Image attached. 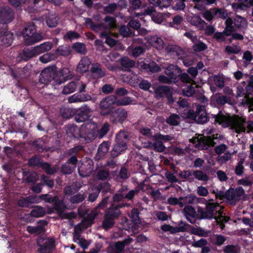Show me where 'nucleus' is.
<instances>
[{
  "label": "nucleus",
  "instance_id": "nucleus-1",
  "mask_svg": "<svg viewBox=\"0 0 253 253\" xmlns=\"http://www.w3.org/2000/svg\"><path fill=\"white\" fill-rule=\"evenodd\" d=\"M215 121L221 124L224 127L230 126L231 128L234 129L235 132L238 133L241 132H245L246 130L244 126L245 123V120L238 116L232 118L230 116L219 114L215 116Z\"/></svg>",
  "mask_w": 253,
  "mask_h": 253
},
{
  "label": "nucleus",
  "instance_id": "nucleus-2",
  "mask_svg": "<svg viewBox=\"0 0 253 253\" xmlns=\"http://www.w3.org/2000/svg\"><path fill=\"white\" fill-rule=\"evenodd\" d=\"M61 84V80L58 77L57 74L51 68H46L41 73L37 85L39 86L40 85L43 84V86L41 87L42 88L45 86H51L52 88L55 89Z\"/></svg>",
  "mask_w": 253,
  "mask_h": 253
},
{
  "label": "nucleus",
  "instance_id": "nucleus-3",
  "mask_svg": "<svg viewBox=\"0 0 253 253\" xmlns=\"http://www.w3.org/2000/svg\"><path fill=\"white\" fill-rule=\"evenodd\" d=\"M25 43L26 45H31L42 39V36L37 32V26L33 23L26 25L22 32Z\"/></svg>",
  "mask_w": 253,
  "mask_h": 253
},
{
  "label": "nucleus",
  "instance_id": "nucleus-4",
  "mask_svg": "<svg viewBox=\"0 0 253 253\" xmlns=\"http://www.w3.org/2000/svg\"><path fill=\"white\" fill-rule=\"evenodd\" d=\"M37 203H40L43 201L45 203L51 204L53 205V209L57 213L61 214L66 208L63 200L59 199L57 196H52L49 194H41L39 196L36 195Z\"/></svg>",
  "mask_w": 253,
  "mask_h": 253
},
{
  "label": "nucleus",
  "instance_id": "nucleus-5",
  "mask_svg": "<svg viewBox=\"0 0 253 253\" xmlns=\"http://www.w3.org/2000/svg\"><path fill=\"white\" fill-rule=\"evenodd\" d=\"M218 205H214L207 202V219L214 218V222L216 225L219 224L220 228L223 229L225 227L224 222L228 221L226 217L222 215L221 212L219 210H217Z\"/></svg>",
  "mask_w": 253,
  "mask_h": 253
},
{
  "label": "nucleus",
  "instance_id": "nucleus-6",
  "mask_svg": "<svg viewBox=\"0 0 253 253\" xmlns=\"http://www.w3.org/2000/svg\"><path fill=\"white\" fill-rule=\"evenodd\" d=\"M80 84L78 86L79 92L70 96L68 98L69 103L83 102L91 100L92 97L88 93H84L86 87L85 84L83 83L81 81Z\"/></svg>",
  "mask_w": 253,
  "mask_h": 253
},
{
  "label": "nucleus",
  "instance_id": "nucleus-7",
  "mask_svg": "<svg viewBox=\"0 0 253 253\" xmlns=\"http://www.w3.org/2000/svg\"><path fill=\"white\" fill-rule=\"evenodd\" d=\"M111 189V185L107 182L100 183L99 184L91 188L88 194V200L91 202H94L98 197L100 193H101L102 196L108 193Z\"/></svg>",
  "mask_w": 253,
  "mask_h": 253
},
{
  "label": "nucleus",
  "instance_id": "nucleus-8",
  "mask_svg": "<svg viewBox=\"0 0 253 253\" xmlns=\"http://www.w3.org/2000/svg\"><path fill=\"white\" fill-rule=\"evenodd\" d=\"M155 96L157 98H163L165 96L169 104L174 102L173 91L171 87L165 85H160L154 88Z\"/></svg>",
  "mask_w": 253,
  "mask_h": 253
},
{
  "label": "nucleus",
  "instance_id": "nucleus-9",
  "mask_svg": "<svg viewBox=\"0 0 253 253\" xmlns=\"http://www.w3.org/2000/svg\"><path fill=\"white\" fill-rule=\"evenodd\" d=\"M117 97L115 95H109L103 98L100 102V113L102 116L109 115L112 111L113 105L116 104Z\"/></svg>",
  "mask_w": 253,
  "mask_h": 253
},
{
  "label": "nucleus",
  "instance_id": "nucleus-10",
  "mask_svg": "<svg viewBox=\"0 0 253 253\" xmlns=\"http://www.w3.org/2000/svg\"><path fill=\"white\" fill-rule=\"evenodd\" d=\"M109 120L113 124H123L127 117V111L123 108H119L109 114Z\"/></svg>",
  "mask_w": 253,
  "mask_h": 253
},
{
  "label": "nucleus",
  "instance_id": "nucleus-11",
  "mask_svg": "<svg viewBox=\"0 0 253 253\" xmlns=\"http://www.w3.org/2000/svg\"><path fill=\"white\" fill-rule=\"evenodd\" d=\"M152 139L154 141L152 144L154 150L158 152H163L166 147L162 141H168L171 139V137L169 135H163L158 133L154 135Z\"/></svg>",
  "mask_w": 253,
  "mask_h": 253
},
{
  "label": "nucleus",
  "instance_id": "nucleus-12",
  "mask_svg": "<svg viewBox=\"0 0 253 253\" xmlns=\"http://www.w3.org/2000/svg\"><path fill=\"white\" fill-rule=\"evenodd\" d=\"M14 18V11L9 6L0 7V23L7 24Z\"/></svg>",
  "mask_w": 253,
  "mask_h": 253
},
{
  "label": "nucleus",
  "instance_id": "nucleus-13",
  "mask_svg": "<svg viewBox=\"0 0 253 253\" xmlns=\"http://www.w3.org/2000/svg\"><path fill=\"white\" fill-rule=\"evenodd\" d=\"M90 112L91 109L88 106H82L75 112L74 120L77 123L85 122L89 119Z\"/></svg>",
  "mask_w": 253,
  "mask_h": 253
},
{
  "label": "nucleus",
  "instance_id": "nucleus-14",
  "mask_svg": "<svg viewBox=\"0 0 253 253\" xmlns=\"http://www.w3.org/2000/svg\"><path fill=\"white\" fill-rule=\"evenodd\" d=\"M127 146L126 142H119L116 141L112 150L110 152L111 157L115 158L122 154L127 149Z\"/></svg>",
  "mask_w": 253,
  "mask_h": 253
},
{
  "label": "nucleus",
  "instance_id": "nucleus-15",
  "mask_svg": "<svg viewBox=\"0 0 253 253\" xmlns=\"http://www.w3.org/2000/svg\"><path fill=\"white\" fill-rule=\"evenodd\" d=\"M111 145L110 141H104L98 146L97 153L94 157L96 161H99L104 158L108 153Z\"/></svg>",
  "mask_w": 253,
  "mask_h": 253
},
{
  "label": "nucleus",
  "instance_id": "nucleus-16",
  "mask_svg": "<svg viewBox=\"0 0 253 253\" xmlns=\"http://www.w3.org/2000/svg\"><path fill=\"white\" fill-rule=\"evenodd\" d=\"M41 240H43V239H39L37 240V245L40 248L39 249V252L41 253H47L48 252H51L55 248V241L53 239L51 238L45 241L43 244H40Z\"/></svg>",
  "mask_w": 253,
  "mask_h": 253
},
{
  "label": "nucleus",
  "instance_id": "nucleus-17",
  "mask_svg": "<svg viewBox=\"0 0 253 253\" xmlns=\"http://www.w3.org/2000/svg\"><path fill=\"white\" fill-rule=\"evenodd\" d=\"M181 72V69L177 65H170L165 70L166 74L174 83L178 79Z\"/></svg>",
  "mask_w": 253,
  "mask_h": 253
},
{
  "label": "nucleus",
  "instance_id": "nucleus-18",
  "mask_svg": "<svg viewBox=\"0 0 253 253\" xmlns=\"http://www.w3.org/2000/svg\"><path fill=\"white\" fill-rule=\"evenodd\" d=\"M94 168L93 162L91 160H87L85 164H83L78 169L80 176L83 177L88 176L92 172Z\"/></svg>",
  "mask_w": 253,
  "mask_h": 253
},
{
  "label": "nucleus",
  "instance_id": "nucleus-19",
  "mask_svg": "<svg viewBox=\"0 0 253 253\" xmlns=\"http://www.w3.org/2000/svg\"><path fill=\"white\" fill-rule=\"evenodd\" d=\"M67 136L72 139L79 140L81 127L79 128L76 125H69L66 127Z\"/></svg>",
  "mask_w": 253,
  "mask_h": 253
},
{
  "label": "nucleus",
  "instance_id": "nucleus-20",
  "mask_svg": "<svg viewBox=\"0 0 253 253\" xmlns=\"http://www.w3.org/2000/svg\"><path fill=\"white\" fill-rule=\"evenodd\" d=\"M183 213L186 219L192 224H194L197 219V211L195 208L190 205L186 206L183 210Z\"/></svg>",
  "mask_w": 253,
  "mask_h": 253
},
{
  "label": "nucleus",
  "instance_id": "nucleus-21",
  "mask_svg": "<svg viewBox=\"0 0 253 253\" xmlns=\"http://www.w3.org/2000/svg\"><path fill=\"white\" fill-rule=\"evenodd\" d=\"M123 207L122 204H112L106 211L105 215L113 219L118 218L121 214L120 210L121 208Z\"/></svg>",
  "mask_w": 253,
  "mask_h": 253
},
{
  "label": "nucleus",
  "instance_id": "nucleus-22",
  "mask_svg": "<svg viewBox=\"0 0 253 253\" xmlns=\"http://www.w3.org/2000/svg\"><path fill=\"white\" fill-rule=\"evenodd\" d=\"M13 40V34L8 31H1L0 33V45L9 46Z\"/></svg>",
  "mask_w": 253,
  "mask_h": 253
},
{
  "label": "nucleus",
  "instance_id": "nucleus-23",
  "mask_svg": "<svg viewBox=\"0 0 253 253\" xmlns=\"http://www.w3.org/2000/svg\"><path fill=\"white\" fill-rule=\"evenodd\" d=\"M95 138L94 132L93 130L82 127L80 139L89 142L94 140Z\"/></svg>",
  "mask_w": 253,
  "mask_h": 253
},
{
  "label": "nucleus",
  "instance_id": "nucleus-24",
  "mask_svg": "<svg viewBox=\"0 0 253 253\" xmlns=\"http://www.w3.org/2000/svg\"><path fill=\"white\" fill-rule=\"evenodd\" d=\"M190 142L198 150H206V137L204 135L198 134L190 139Z\"/></svg>",
  "mask_w": 253,
  "mask_h": 253
},
{
  "label": "nucleus",
  "instance_id": "nucleus-25",
  "mask_svg": "<svg viewBox=\"0 0 253 253\" xmlns=\"http://www.w3.org/2000/svg\"><path fill=\"white\" fill-rule=\"evenodd\" d=\"M218 15V17L225 19L227 16V13L224 9L214 8L207 10V20L211 21L212 19L213 15Z\"/></svg>",
  "mask_w": 253,
  "mask_h": 253
},
{
  "label": "nucleus",
  "instance_id": "nucleus-26",
  "mask_svg": "<svg viewBox=\"0 0 253 253\" xmlns=\"http://www.w3.org/2000/svg\"><path fill=\"white\" fill-rule=\"evenodd\" d=\"M90 71L97 79H101L106 76V70L101 68V65L98 63H93L91 65Z\"/></svg>",
  "mask_w": 253,
  "mask_h": 253
},
{
  "label": "nucleus",
  "instance_id": "nucleus-27",
  "mask_svg": "<svg viewBox=\"0 0 253 253\" xmlns=\"http://www.w3.org/2000/svg\"><path fill=\"white\" fill-rule=\"evenodd\" d=\"M117 62H119L121 66L120 70L122 71H126L130 68L133 67L135 65V62L127 57L121 58Z\"/></svg>",
  "mask_w": 253,
  "mask_h": 253
},
{
  "label": "nucleus",
  "instance_id": "nucleus-28",
  "mask_svg": "<svg viewBox=\"0 0 253 253\" xmlns=\"http://www.w3.org/2000/svg\"><path fill=\"white\" fill-rule=\"evenodd\" d=\"M36 195H30L25 198H22L18 201L19 206L23 208H28L31 204L37 203Z\"/></svg>",
  "mask_w": 253,
  "mask_h": 253
},
{
  "label": "nucleus",
  "instance_id": "nucleus-29",
  "mask_svg": "<svg viewBox=\"0 0 253 253\" xmlns=\"http://www.w3.org/2000/svg\"><path fill=\"white\" fill-rule=\"evenodd\" d=\"M81 83L79 80L71 82L64 86L62 92L64 94L73 93L76 90Z\"/></svg>",
  "mask_w": 253,
  "mask_h": 253
},
{
  "label": "nucleus",
  "instance_id": "nucleus-30",
  "mask_svg": "<svg viewBox=\"0 0 253 253\" xmlns=\"http://www.w3.org/2000/svg\"><path fill=\"white\" fill-rule=\"evenodd\" d=\"M148 41L152 46L158 50H161L164 48V42L163 40L157 36L150 37Z\"/></svg>",
  "mask_w": 253,
  "mask_h": 253
},
{
  "label": "nucleus",
  "instance_id": "nucleus-31",
  "mask_svg": "<svg viewBox=\"0 0 253 253\" xmlns=\"http://www.w3.org/2000/svg\"><path fill=\"white\" fill-rule=\"evenodd\" d=\"M58 77L61 80V84L68 80L71 79L74 74L73 71L67 68H63L60 72L57 74Z\"/></svg>",
  "mask_w": 253,
  "mask_h": 253
},
{
  "label": "nucleus",
  "instance_id": "nucleus-32",
  "mask_svg": "<svg viewBox=\"0 0 253 253\" xmlns=\"http://www.w3.org/2000/svg\"><path fill=\"white\" fill-rule=\"evenodd\" d=\"M141 67L145 70L146 72L153 73H157L161 70V68L156 62L152 61L149 63H143Z\"/></svg>",
  "mask_w": 253,
  "mask_h": 253
},
{
  "label": "nucleus",
  "instance_id": "nucleus-33",
  "mask_svg": "<svg viewBox=\"0 0 253 253\" xmlns=\"http://www.w3.org/2000/svg\"><path fill=\"white\" fill-rule=\"evenodd\" d=\"M52 47V43L50 42H44L40 45L34 47L37 55L50 50Z\"/></svg>",
  "mask_w": 253,
  "mask_h": 253
},
{
  "label": "nucleus",
  "instance_id": "nucleus-34",
  "mask_svg": "<svg viewBox=\"0 0 253 253\" xmlns=\"http://www.w3.org/2000/svg\"><path fill=\"white\" fill-rule=\"evenodd\" d=\"M85 23L87 25H89L91 30L97 33L105 28V25L103 23L95 24L92 20L90 18L85 19Z\"/></svg>",
  "mask_w": 253,
  "mask_h": 253
},
{
  "label": "nucleus",
  "instance_id": "nucleus-35",
  "mask_svg": "<svg viewBox=\"0 0 253 253\" xmlns=\"http://www.w3.org/2000/svg\"><path fill=\"white\" fill-rule=\"evenodd\" d=\"M124 244L121 241L116 242L114 246H110L107 249L108 253H122L125 250Z\"/></svg>",
  "mask_w": 253,
  "mask_h": 253
},
{
  "label": "nucleus",
  "instance_id": "nucleus-36",
  "mask_svg": "<svg viewBox=\"0 0 253 253\" xmlns=\"http://www.w3.org/2000/svg\"><path fill=\"white\" fill-rule=\"evenodd\" d=\"M189 21L192 25L196 26L199 30L203 29L204 26L206 24L205 21L203 20L199 15H194L189 18Z\"/></svg>",
  "mask_w": 253,
  "mask_h": 253
},
{
  "label": "nucleus",
  "instance_id": "nucleus-37",
  "mask_svg": "<svg viewBox=\"0 0 253 253\" xmlns=\"http://www.w3.org/2000/svg\"><path fill=\"white\" fill-rule=\"evenodd\" d=\"M31 147L38 153H42L45 149L43 147L44 142L41 139H38L32 141L30 143Z\"/></svg>",
  "mask_w": 253,
  "mask_h": 253
},
{
  "label": "nucleus",
  "instance_id": "nucleus-38",
  "mask_svg": "<svg viewBox=\"0 0 253 253\" xmlns=\"http://www.w3.org/2000/svg\"><path fill=\"white\" fill-rule=\"evenodd\" d=\"M187 227H190V225L182 221H180L178 223V227H174L170 225L169 232L172 234L179 232H185L187 231Z\"/></svg>",
  "mask_w": 253,
  "mask_h": 253
},
{
  "label": "nucleus",
  "instance_id": "nucleus-39",
  "mask_svg": "<svg viewBox=\"0 0 253 253\" xmlns=\"http://www.w3.org/2000/svg\"><path fill=\"white\" fill-rule=\"evenodd\" d=\"M90 64L89 59L86 57H84L80 61L77 68L81 72H85L88 70Z\"/></svg>",
  "mask_w": 253,
  "mask_h": 253
},
{
  "label": "nucleus",
  "instance_id": "nucleus-40",
  "mask_svg": "<svg viewBox=\"0 0 253 253\" xmlns=\"http://www.w3.org/2000/svg\"><path fill=\"white\" fill-rule=\"evenodd\" d=\"M59 20V18L55 15H49L45 18V22L49 28H54L57 26Z\"/></svg>",
  "mask_w": 253,
  "mask_h": 253
},
{
  "label": "nucleus",
  "instance_id": "nucleus-41",
  "mask_svg": "<svg viewBox=\"0 0 253 253\" xmlns=\"http://www.w3.org/2000/svg\"><path fill=\"white\" fill-rule=\"evenodd\" d=\"M233 21L231 18L228 17L225 21L226 27L223 31V34L225 36H229L232 33L235 31V28L233 26Z\"/></svg>",
  "mask_w": 253,
  "mask_h": 253
},
{
  "label": "nucleus",
  "instance_id": "nucleus-42",
  "mask_svg": "<svg viewBox=\"0 0 253 253\" xmlns=\"http://www.w3.org/2000/svg\"><path fill=\"white\" fill-rule=\"evenodd\" d=\"M24 126V122L18 124H16V123L10 122L9 123L10 127L8 128V131L10 133L21 132L23 129Z\"/></svg>",
  "mask_w": 253,
  "mask_h": 253
},
{
  "label": "nucleus",
  "instance_id": "nucleus-43",
  "mask_svg": "<svg viewBox=\"0 0 253 253\" xmlns=\"http://www.w3.org/2000/svg\"><path fill=\"white\" fill-rule=\"evenodd\" d=\"M194 7L202 11V16L206 19V0H194Z\"/></svg>",
  "mask_w": 253,
  "mask_h": 253
},
{
  "label": "nucleus",
  "instance_id": "nucleus-44",
  "mask_svg": "<svg viewBox=\"0 0 253 253\" xmlns=\"http://www.w3.org/2000/svg\"><path fill=\"white\" fill-rule=\"evenodd\" d=\"M45 214V210L44 208L40 206L35 207L30 212L31 216L34 217H42Z\"/></svg>",
  "mask_w": 253,
  "mask_h": 253
},
{
  "label": "nucleus",
  "instance_id": "nucleus-45",
  "mask_svg": "<svg viewBox=\"0 0 253 253\" xmlns=\"http://www.w3.org/2000/svg\"><path fill=\"white\" fill-rule=\"evenodd\" d=\"M115 224L114 220L104 215V218L102 223V227L105 230L112 228Z\"/></svg>",
  "mask_w": 253,
  "mask_h": 253
},
{
  "label": "nucleus",
  "instance_id": "nucleus-46",
  "mask_svg": "<svg viewBox=\"0 0 253 253\" xmlns=\"http://www.w3.org/2000/svg\"><path fill=\"white\" fill-rule=\"evenodd\" d=\"M202 111H204L206 113V109L205 106L199 105H197L195 112L198 117V122L201 124H205L206 123V115L203 116V114H202L200 116V114Z\"/></svg>",
  "mask_w": 253,
  "mask_h": 253
},
{
  "label": "nucleus",
  "instance_id": "nucleus-47",
  "mask_svg": "<svg viewBox=\"0 0 253 253\" xmlns=\"http://www.w3.org/2000/svg\"><path fill=\"white\" fill-rule=\"evenodd\" d=\"M110 125L108 123H105L101 126V127L98 130L97 136L98 138L101 139L103 138L110 130Z\"/></svg>",
  "mask_w": 253,
  "mask_h": 253
},
{
  "label": "nucleus",
  "instance_id": "nucleus-48",
  "mask_svg": "<svg viewBox=\"0 0 253 253\" xmlns=\"http://www.w3.org/2000/svg\"><path fill=\"white\" fill-rule=\"evenodd\" d=\"M72 48L76 52L85 54L86 52V49L84 43L79 42H77L74 43L72 45Z\"/></svg>",
  "mask_w": 253,
  "mask_h": 253
},
{
  "label": "nucleus",
  "instance_id": "nucleus-49",
  "mask_svg": "<svg viewBox=\"0 0 253 253\" xmlns=\"http://www.w3.org/2000/svg\"><path fill=\"white\" fill-rule=\"evenodd\" d=\"M139 211L136 208H133L130 213V217L134 224L137 225L141 223V220L139 217Z\"/></svg>",
  "mask_w": 253,
  "mask_h": 253
},
{
  "label": "nucleus",
  "instance_id": "nucleus-50",
  "mask_svg": "<svg viewBox=\"0 0 253 253\" xmlns=\"http://www.w3.org/2000/svg\"><path fill=\"white\" fill-rule=\"evenodd\" d=\"M41 167L48 174H53L57 171V168L55 167H52L49 163L46 162L42 163Z\"/></svg>",
  "mask_w": 253,
  "mask_h": 253
},
{
  "label": "nucleus",
  "instance_id": "nucleus-51",
  "mask_svg": "<svg viewBox=\"0 0 253 253\" xmlns=\"http://www.w3.org/2000/svg\"><path fill=\"white\" fill-rule=\"evenodd\" d=\"M134 99L130 97L126 96L116 100V104L118 106H126L131 104Z\"/></svg>",
  "mask_w": 253,
  "mask_h": 253
},
{
  "label": "nucleus",
  "instance_id": "nucleus-52",
  "mask_svg": "<svg viewBox=\"0 0 253 253\" xmlns=\"http://www.w3.org/2000/svg\"><path fill=\"white\" fill-rule=\"evenodd\" d=\"M146 5L143 4L140 0H130L129 8L132 10H137L146 7Z\"/></svg>",
  "mask_w": 253,
  "mask_h": 253
},
{
  "label": "nucleus",
  "instance_id": "nucleus-53",
  "mask_svg": "<svg viewBox=\"0 0 253 253\" xmlns=\"http://www.w3.org/2000/svg\"><path fill=\"white\" fill-rule=\"evenodd\" d=\"M37 55L34 47L30 49L25 48L23 51V58L25 60H28L30 58Z\"/></svg>",
  "mask_w": 253,
  "mask_h": 253
},
{
  "label": "nucleus",
  "instance_id": "nucleus-54",
  "mask_svg": "<svg viewBox=\"0 0 253 253\" xmlns=\"http://www.w3.org/2000/svg\"><path fill=\"white\" fill-rule=\"evenodd\" d=\"M118 7L117 3L113 2L103 7L104 13L112 14Z\"/></svg>",
  "mask_w": 253,
  "mask_h": 253
},
{
  "label": "nucleus",
  "instance_id": "nucleus-55",
  "mask_svg": "<svg viewBox=\"0 0 253 253\" xmlns=\"http://www.w3.org/2000/svg\"><path fill=\"white\" fill-rule=\"evenodd\" d=\"M144 10L142 12L137 13L136 15L137 16L140 15H150L152 17L156 11L155 7L152 6H148L146 8L144 7Z\"/></svg>",
  "mask_w": 253,
  "mask_h": 253
},
{
  "label": "nucleus",
  "instance_id": "nucleus-56",
  "mask_svg": "<svg viewBox=\"0 0 253 253\" xmlns=\"http://www.w3.org/2000/svg\"><path fill=\"white\" fill-rule=\"evenodd\" d=\"M81 37V35L75 31H69L67 32L64 37L65 40L72 41L74 40H77Z\"/></svg>",
  "mask_w": 253,
  "mask_h": 253
},
{
  "label": "nucleus",
  "instance_id": "nucleus-57",
  "mask_svg": "<svg viewBox=\"0 0 253 253\" xmlns=\"http://www.w3.org/2000/svg\"><path fill=\"white\" fill-rule=\"evenodd\" d=\"M128 138V132L125 130H120L116 136V141L127 142Z\"/></svg>",
  "mask_w": 253,
  "mask_h": 253
},
{
  "label": "nucleus",
  "instance_id": "nucleus-58",
  "mask_svg": "<svg viewBox=\"0 0 253 253\" xmlns=\"http://www.w3.org/2000/svg\"><path fill=\"white\" fill-rule=\"evenodd\" d=\"M85 198L84 194L78 193L70 198V202L73 204H79L82 202Z\"/></svg>",
  "mask_w": 253,
  "mask_h": 253
},
{
  "label": "nucleus",
  "instance_id": "nucleus-59",
  "mask_svg": "<svg viewBox=\"0 0 253 253\" xmlns=\"http://www.w3.org/2000/svg\"><path fill=\"white\" fill-rule=\"evenodd\" d=\"M61 114L62 117L69 119L75 116V111L71 108H65L61 110Z\"/></svg>",
  "mask_w": 253,
  "mask_h": 253
},
{
  "label": "nucleus",
  "instance_id": "nucleus-60",
  "mask_svg": "<svg viewBox=\"0 0 253 253\" xmlns=\"http://www.w3.org/2000/svg\"><path fill=\"white\" fill-rule=\"evenodd\" d=\"M244 161V159H241L237 166L235 167V173L238 176H241L244 173V167L243 164Z\"/></svg>",
  "mask_w": 253,
  "mask_h": 253
},
{
  "label": "nucleus",
  "instance_id": "nucleus-61",
  "mask_svg": "<svg viewBox=\"0 0 253 253\" xmlns=\"http://www.w3.org/2000/svg\"><path fill=\"white\" fill-rule=\"evenodd\" d=\"M223 251L225 253H239L240 248L237 245H228L224 247Z\"/></svg>",
  "mask_w": 253,
  "mask_h": 253
},
{
  "label": "nucleus",
  "instance_id": "nucleus-62",
  "mask_svg": "<svg viewBox=\"0 0 253 253\" xmlns=\"http://www.w3.org/2000/svg\"><path fill=\"white\" fill-rule=\"evenodd\" d=\"M75 168L66 162L63 164L61 168V171L65 174H71L74 170Z\"/></svg>",
  "mask_w": 253,
  "mask_h": 253
},
{
  "label": "nucleus",
  "instance_id": "nucleus-63",
  "mask_svg": "<svg viewBox=\"0 0 253 253\" xmlns=\"http://www.w3.org/2000/svg\"><path fill=\"white\" fill-rule=\"evenodd\" d=\"M216 102L217 104L219 105H224L226 103L229 104H231V97H227V96H220L216 98Z\"/></svg>",
  "mask_w": 253,
  "mask_h": 253
},
{
  "label": "nucleus",
  "instance_id": "nucleus-64",
  "mask_svg": "<svg viewBox=\"0 0 253 253\" xmlns=\"http://www.w3.org/2000/svg\"><path fill=\"white\" fill-rule=\"evenodd\" d=\"M145 51V48L142 45H137L133 48L132 55L134 57H137Z\"/></svg>",
  "mask_w": 253,
  "mask_h": 253
}]
</instances>
